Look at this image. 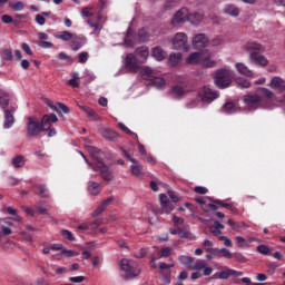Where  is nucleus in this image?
Masks as SVG:
<instances>
[{"label": "nucleus", "instance_id": "1", "mask_svg": "<svg viewBox=\"0 0 285 285\" xmlns=\"http://www.w3.org/2000/svg\"><path fill=\"white\" fill-rule=\"evenodd\" d=\"M85 148L89 153L90 157L95 159L96 164H92L91 168L95 173H100V177L105 181H112V170L104 164V160H101V157H104V151L101 149L92 146V141L89 139L85 140Z\"/></svg>", "mask_w": 285, "mask_h": 285}, {"label": "nucleus", "instance_id": "2", "mask_svg": "<svg viewBox=\"0 0 285 285\" xmlns=\"http://www.w3.org/2000/svg\"><path fill=\"white\" fill-rule=\"evenodd\" d=\"M59 118L57 115H45L41 120L37 117H28L27 118V132L29 137H39L40 132H46L50 130L52 124H57Z\"/></svg>", "mask_w": 285, "mask_h": 285}, {"label": "nucleus", "instance_id": "3", "mask_svg": "<svg viewBox=\"0 0 285 285\" xmlns=\"http://www.w3.org/2000/svg\"><path fill=\"white\" fill-rule=\"evenodd\" d=\"M212 57L213 51L209 50L194 52L186 59V63L188 66H197V63H200L204 68H215V66H217V61L212 60Z\"/></svg>", "mask_w": 285, "mask_h": 285}, {"label": "nucleus", "instance_id": "4", "mask_svg": "<svg viewBox=\"0 0 285 285\" xmlns=\"http://www.w3.org/2000/svg\"><path fill=\"white\" fill-rule=\"evenodd\" d=\"M177 204L179 202V198L173 190H168L166 194L159 195V204L161 213H165V215H170L175 210V205L170 204Z\"/></svg>", "mask_w": 285, "mask_h": 285}, {"label": "nucleus", "instance_id": "5", "mask_svg": "<svg viewBox=\"0 0 285 285\" xmlns=\"http://www.w3.org/2000/svg\"><path fill=\"white\" fill-rule=\"evenodd\" d=\"M214 83L217 88H229L233 83V71L230 69H218L214 72Z\"/></svg>", "mask_w": 285, "mask_h": 285}, {"label": "nucleus", "instance_id": "6", "mask_svg": "<svg viewBox=\"0 0 285 285\" xmlns=\"http://www.w3.org/2000/svg\"><path fill=\"white\" fill-rule=\"evenodd\" d=\"M120 269L125 273L127 279H132V277H139L141 274V268L139 264L132 259L124 258L120 261Z\"/></svg>", "mask_w": 285, "mask_h": 285}, {"label": "nucleus", "instance_id": "7", "mask_svg": "<svg viewBox=\"0 0 285 285\" xmlns=\"http://www.w3.org/2000/svg\"><path fill=\"white\" fill-rule=\"evenodd\" d=\"M244 108L248 112H253L258 108H262V96L257 94H247L244 96Z\"/></svg>", "mask_w": 285, "mask_h": 285}, {"label": "nucleus", "instance_id": "8", "mask_svg": "<svg viewBox=\"0 0 285 285\" xmlns=\"http://www.w3.org/2000/svg\"><path fill=\"white\" fill-rule=\"evenodd\" d=\"M199 97L205 104H213L215 99H219V92L210 86H204L199 92Z\"/></svg>", "mask_w": 285, "mask_h": 285}, {"label": "nucleus", "instance_id": "9", "mask_svg": "<svg viewBox=\"0 0 285 285\" xmlns=\"http://www.w3.org/2000/svg\"><path fill=\"white\" fill-rule=\"evenodd\" d=\"M173 50H188L186 43H188V36L184 32H178L173 38Z\"/></svg>", "mask_w": 285, "mask_h": 285}, {"label": "nucleus", "instance_id": "10", "mask_svg": "<svg viewBox=\"0 0 285 285\" xmlns=\"http://www.w3.org/2000/svg\"><path fill=\"white\" fill-rule=\"evenodd\" d=\"M121 150H122L126 159H128V161L134 164L130 166L131 175H134L135 177H141L144 175V165L139 164V161H137V159L129 156V154H128V151H126V149H121Z\"/></svg>", "mask_w": 285, "mask_h": 285}, {"label": "nucleus", "instance_id": "11", "mask_svg": "<svg viewBox=\"0 0 285 285\" xmlns=\"http://www.w3.org/2000/svg\"><path fill=\"white\" fill-rule=\"evenodd\" d=\"M124 65L129 72H137L139 70L141 62L132 53H128L124 59Z\"/></svg>", "mask_w": 285, "mask_h": 285}, {"label": "nucleus", "instance_id": "12", "mask_svg": "<svg viewBox=\"0 0 285 285\" xmlns=\"http://www.w3.org/2000/svg\"><path fill=\"white\" fill-rule=\"evenodd\" d=\"M186 21H188V9L187 8H183L180 10H178L175 16L171 19V26L174 28H177L179 26H181L183 23H186Z\"/></svg>", "mask_w": 285, "mask_h": 285}, {"label": "nucleus", "instance_id": "13", "mask_svg": "<svg viewBox=\"0 0 285 285\" xmlns=\"http://www.w3.org/2000/svg\"><path fill=\"white\" fill-rule=\"evenodd\" d=\"M248 61L255 66H261V68H266V66H268V59L257 51H252L249 53Z\"/></svg>", "mask_w": 285, "mask_h": 285}, {"label": "nucleus", "instance_id": "14", "mask_svg": "<svg viewBox=\"0 0 285 285\" xmlns=\"http://www.w3.org/2000/svg\"><path fill=\"white\" fill-rule=\"evenodd\" d=\"M191 46H194L196 49L206 48V46H208V37H206L205 33L194 36Z\"/></svg>", "mask_w": 285, "mask_h": 285}, {"label": "nucleus", "instance_id": "15", "mask_svg": "<svg viewBox=\"0 0 285 285\" xmlns=\"http://www.w3.org/2000/svg\"><path fill=\"white\" fill-rule=\"evenodd\" d=\"M169 95L170 97H173V99H181V97L188 95V89H186V87L183 86H175L169 91Z\"/></svg>", "mask_w": 285, "mask_h": 285}, {"label": "nucleus", "instance_id": "16", "mask_svg": "<svg viewBox=\"0 0 285 285\" xmlns=\"http://www.w3.org/2000/svg\"><path fill=\"white\" fill-rule=\"evenodd\" d=\"M235 69L238 72V75H243V77H249V78L255 77V73L253 72V70H250L248 66L244 65V62H237L235 65Z\"/></svg>", "mask_w": 285, "mask_h": 285}, {"label": "nucleus", "instance_id": "17", "mask_svg": "<svg viewBox=\"0 0 285 285\" xmlns=\"http://www.w3.org/2000/svg\"><path fill=\"white\" fill-rule=\"evenodd\" d=\"M269 88H275L276 90H279V92H284L285 90V81L281 77H274L272 78L269 82Z\"/></svg>", "mask_w": 285, "mask_h": 285}, {"label": "nucleus", "instance_id": "18", "mask_svg": "<svg viewBox=\"0 0 285 285\" xmlns=\"http://www.w3.org/2000/svg\"><path fill=\"white\" fill-rule=\"evenodd\" d=\"M135 55H137L139 57V62L140 63H146L149 55H150V50L148 49V47H140L138 49H136Z\"/></svg>", "mask_w": 285, "mask_h": 285}, {"label": "nucleus", "instance_id": "19", "mask_svg": "<svg viewBox=\"0 0 285 285\" xmlns=\"http://www.w3.org/2000/svg\"><path fill=\"white\" fill-rule=\"evenodd\" d=\"M14 110H4V128L8 130L14 126Z\"/></svg>", "mask_w": 285, "mask_h": 285}, {"label": "nucleus", "instance_id": "20", "mask_svg": "<svg viewBox=\"0 0 285 285\" xmlns=\"http://www.w3.org/2000/svg\"><path fill=\"white\" fill-rule=\"evenodd\" d=\"M100 135L101 137H104V139H107L108 141H115L117 137H119L117 135V131L106 128L100 130Z\"/></svg>", "mask_w": 285, "mask_h": 285}, {"label": "nucleus", "instance_id": "21", "mask_svg": "<svg viewBox=\"0 0 285 285\" xmlns=\"http://www.w3.org/2000/svg\"><path fill=\"white\" fill-rule=\"evenodd\" d=\"M204 19V13L202 12H194V13H187V21H190V23H194L197 26V23H202Z\"/></svg>", "mask_w": 285, "mask_h": 285}, {"label": "nucleus", "instance_id": "22", "mask_svg": "<svg viewBox=\"0 0 285 285\" xmlns=\"http://www.w3.org/2000/svg\"><path fill=\"white\" fill-rule=\"evenodd\" d=\"M140 77L146 81H151V79L155 77V71H153L150 67H147V66L142 67L140 69Z\"/></svg>", "mask_w": 285, "mask_h": 285}, {"label": "nucleus", "instance_id": "23", "mask_svg": "<svg viewBox=\"0 0 285 285\" xmlns=\"http://www.w3.org/2000/svg\"><path fill=\"white\" fill-rule=\"evenodd\" d=\"M225 14H228L229 17H239V8H237L235 4H226L224 7Z\"/></svg>", "mask_w": 285, "mask_h": 285}, {"label": "nucleus", "instance_id": "24", "mask_svg": "<svg viewBox=\"0 0 285 285\" xmlns=\"http://www.w3.org/2000/svg\"><path fill=\"white\" fill-rule=\"evenodd\" d=\"M11 165L13 168H23L26 166V157L23 155H18L11 159Z\"/></svg>", "mask_w": 285, "mask_h": 285}, {"label": "nucleus", "instance_id": "25", "mask_svg": "<svg viewBox=\"0 0 285 285\" xmlns=\"http://www.w3.org/2000/svg\"><path fill=\"white\" fill-rule=\"evenodd\" d=\"M33 190L37 195H40L41 197H50V191L48 190V187H46V185H35Z\"/></svg>", "mask_w": 285, "mask_h": 285}, {"label": "nucleus", "instance_id": "26", "mask_svg": "<svg viewBox=\"0 0 285 285\" xmlns=\"http://www.w3.org/2000/svg\"><path fill=\"white\" fill-rule=\"evenodd\" d=\"M223 109L227 115H235V112H239V107H237L235 102H226L223 106Z\"/></svg>", "mask_w": 285, "mask_h": 285}, {"label": "nucleus", "instance_id": "27", "mask_svg": "<svg viewBox=\"0 0 285 285\" xmlns=\"http://www.w3.org/2000/svg\"><path fill=\"white\" fill-rule=\"evenodd\" d=\"M151 55L156 61H164V59H166V53L161 47H155Z\"/></svg>", "mask_w": 285, "mask_h": 285}, {"label": "nucleus", "instance_id": "28", "mask_svg": "<svg viewBox=\"0 0 285 285\" xmlns=\"http://www.w3.org/2000/svg\"><path fill=\"white\" fill-rule=\"evenodd\" d=\"M73 33L70 31H59L55 33L56 39H61V41H71Z\"/></svg>", "mask_w": 285, "mask_h": 285}, {"label": "nucleus", "instance_id": "29", "mask_svg": "<svg viewBox=\"0 0 285 285\" xmlns=\"http://www.w3.org/2000/svg\"><path fill=\"white\" fill-rule=\"evenodd\" d=\"M264 47H262L261 43L257 42H247L244 45L243 50H245L246 52H250L253 50H257L261 51L263 50Z\"/></svg>", "mask_w": 285, "mask_h": 285}, {"label": "nucleus", "instance_id": "30", "mask_svg": "<svg viewBox=\"0 0 285 285\" xmlns=\"http://www.w3.org/2000/svg\"><path fill=\"white\" fill-rule=\"evenodd\" d=\"M10 104V96L6 90L0 89V108H6Z\"/></svg>", "mask_w": 285, "mask_h": 285}, {"label": "nucleus", "instance_id": "31", "mask_svg": "<svg viewBox=\"0 0 285 285\" xmlns=\"http://www.w3.org/2000/svg\"><path fill=\"white\" fill-rule=\"evenodd\" d=\"M179 61H181V55L179 52L169 55L168 57L169 66H178Z\"/></svg>", "mask_w": 285, "mask_h": 285}, {"label": "nucleus", "instance_id": "32", "mask_svg": "<svg viewBox=\"0 0 285 285\" xmlns=\"http://www.w3.org/2000/svg\"><path fill=\"white\" fill-rule=\"evenodd\" d=\"M88 188L91 195H99L101 193V185L99 183L89 181Z\"/></svg>", "mask_w": 285, "mask_h": 285}, {"label": "nucleus", "instance_id": "33", "mask_svg": "<svg viewBox=\"0 0 285 285\" xmlns=\"http://www.w3.org/2000/svg\"><path fill=\"white\" fill-rule=\"evenodd\" d=\"M178 262L183 264V266H187V268H190V264L195 262V258L191 256L180 255L178 256Z\"/></svg>", "mask_w": 285, "mask_h": 285}, {"label": "nucleus", "instance_id": "34", "mask_svg": "<svg viewBox=\"0 0 285 285\" xmlns=\"http://www.w3.org/2000/svg\"><path fill=\"white\" fill-rule=\"evenodd\" d=\"M80 109L83 110V112H86L88 117H90L95 121L99 119V115H97V111L94 109H90L88 106H80Z\"/></svg>", "mask_w": 285, "mask_h": 285}, {"label": "nucleus", "instance_id": "35", "mask_svg": "<svg viewBox=\"0 0 285 285\" xmlns=\"http://www.w3.org/2000/svg\"><path fill=\"white\" fill-rule=\"evenodd\" d=\"M81 46H82L81 45V39L73 35L72 38H71V42H70L71 50L77 51L81 48Z\"/></svg>", "mask_w": 285, "mask_h": 285}, {"label": "nucleus", "instance_id": "36", "mask_svg": "<svg viewBox=\"0 0 285 285\" xmlns=\"http://www.w3.org/2000/svg\"><path fill=\"white\" fill-rule=\"evenodd\" d=\"M150 82H151V86H154L155 88H164V86H166V80H164V78L161 77L154 76Z\"/></svg>", "mask_w": 285, "mask_h": 285}, {"label": "nucleus", "instance_id": "37", "mask_svg": "<svg viewBox=\"0 0 285 285\" xmlns=\"http://www.w3.org/2000/svg\"><path fill=\"white\" fill-rule=\"evenodd\" d=\"M125 43L128 48H132L135 46V40H132V29L127 30V37L125 38Z\"/></svg>", "mask_w": 285, "mask_h": 285}, {"label": "nucleus", "instance_id": "38", "mask_svg": "<svg viewBox=\"0 0 285 285\" xmlns=\"http://www.w3.org/2000/svg\"><path fill=\"white\" fill-rule=\"evenodd\" d=\"M178 235L179 237H181V239H189V240L196 239L194 234L190 233L189 230L178 229Z\"/></svg>", "mask_w": 285, "mask_h": 285}, {"label": "nucleus", "instance_id": "39", "mask_svg": "<svg viewBox=\"0 0 285 285\" xmlns=\"http://www.w3.org/2000/svg\"><path fill=\"white\" fill-rule=\"evenodd\" d=\"M206 268V261L198 259L196 263L191 266V271H204Z\"/></svg>", "mask_w": 285, "mask_h": 285}, {"label": "nucleus", "instance_id": "40", "mask_svg": "<svg viewBox=\"0 0 285 285\" xmlns=\"http://www.w3.org/2000/svg\"><path fill=\"white\" fill-rule=\"evenodd\" d=\"M173 255V249L170 247H164L159 252V256H157L158 259H161V257H170Z\"/></svg>", "mask_w": 285, "mask_h": 285}, {"label": "nucleus", "instance_id": "41", "mask_svg": "<svg viewBox=\"0 0 285 285\" xmlns=\"http://www.w3.org/2000/svg\"><path fill=\"white\" fill-rule=\"evenodd\" d=\"M118 127L120 128V130H122V132H126V135H131V137H134V139H138L137 134L132 132L128 127H126V125H124L122 122L118 124Z\"/></svg>", "mask_w": 285, "mask_h": 285}, {"label": "nucleus", "instance_id": "42", "mask_svg": "<svg viewBox=\"0 0 285 285\" xmlns=\"http://www.w3.org/2000/svg\"><path fill=\"white\" fill-rule=\"evenodd\" d=\"M236 83L239 88H250V81H248V79L245 78H238L236 80Z\"/></svg>", "mask_w": 285, "mask_h": 285}, {"label": "nucleus", "instance_id": "43", "mask_svg": "<svg viewBox=\"0 0 285 285\" xmlns=\"http://www.w3.org/2000/svg\"><path fill=\"white\" fill-rule=\"evenodd\" d=\"M24 7H26V6L23 4L22 1H18V2H16V3H13V4L11 6V9H12L14 12H21V10H23Z\"/></svg>", "mask_w": 285, "mask_h": 285}, {"label": "nucleus", "instance_id": "44", "mask_svg": "<svg viewBox=\"0 0 285 285\" xmlns=\"http://www.w3.org/2000/svg\"><path fill=\"white\" fill-rule=\"evenodd\" d=\"M148 31H146L145 28L140 29L138 32V38L140 41H147L148 40Z\"/></svg>", "mask_w": 285, "mask_h": 285}, {"label": "nucleus", "instance_id": "45", "mask_svg": "<svg viewBox=\"0 0 285 285\" xmlns=\"http://www.w3.org/2000/svg\"><path fill=\"white\" fill-rule=\"evenodd\" d=\"M90 10H92V9L88 8V7H86L81 10L80 14H81L82 19H88L89 17H92L94 13Z\"/></svg>", "mask_w": 285, "mask_h": 285}, {"label": "nucleus", "instance_id": "46", "mask_svg": "<svg viewBox=\"0 0 285 285\" xmlns=\"http://www.w3.org/2000/svg\"><path fill=\"white\" fill-rule=\"evenodd\" d=\"M116 244H118V246L120 248H125L126 250H130V245H128V243H126V240L124 238H120V239L116 240Z\"/></svg>", "mask_w": 285, "mask_h": 285}, {"label": "nucleus", "instance_id": "47", "mask_svg": "<svg viewBox=\"0 0 285 285\" xmlns=\"http://www.w3.org/2000/svg\"><path fill=\"white\" fill-rule=\"evenodd\" d=\"M85 281H86V277L83 276L69 277V282H71L72 284H81Z\"/></svg>", "mask_w": 285, "mask_h": 285}, {"label": "nucleus", "instance_id": "48", "mask_svg": "<svg viewBox=\"0 0 285 285\" xmlns=\"http://www.w3.org/2000/svg\"><path fill=\"white\" fill-rule=\"evenodd\" d=\"M62 235L63 237H66V239H68L69 242H75V236L72 235V232L68 230V229H63L62 230Z\"/></svg>", "mask_w": 285, "mask_h": 285}, {"label": "nucleus", "instance_id": "49", "mask_svg": "<svg viewBox=\"0 0 285 285\" xmlns=\"http://www.w3.org/2000/svg\"><path fill=\"white\" fill-rule=\"evenodd\" d=\"M219 242H224V246L230 247L233 246V240H230L226 236H218Z\"/></svg>", "mask_w": 285, "mask_h": 285}, {"label": "nucleus", "instance_id": "50", "mask_svg": "<svg viewBox=\"0 0 285 285\" xmlns=\"http://www.w3.org/2000/svg\"><path fill=\"white\" fill-rule=\"evenodd\" d=\"M38 46L39 48L50 49L52 48V42H48L46 40H39Z\"/></svg>", "mask_w": 285, "mask_h": 285}, {"label": "nucleus", "instance_id": "51", "mask_svg": "<svg viewBox=\"0 0 285 285\" xmlns=\"http://www.w3.org/2000/svg\"><path fill=\"white\" fill-rule=\"evenodd\" d=\"M148 250L146 248H140L136 254H134V257L137 259H142L145 255H147Z\"/></svg>", "mask_w": 285, "mask_h": 285}, {"label": "nucleus", "instance_id": "52", "mask_svg": "<svg viewBox=\"0 0 285 285\" xmlns=\"http://www.w3.org/2000/svg\"><path fill=\"white\" fill-rule=\"evenodd\" d=\"M214 204H219V206H223V208H228L229 210H233V205L228 203H224L220 199L214 200Z\"/></svg>", "mask_w": 285, "mask_h": 285}, {"label": "nucleus", "instance_id": "53", "mask_svg": "<svg viewBox=\"0 0 285 285\" xmlns=\"http://www.w3.org/2000/svg\"><path fill=\"white\" fill-rule=\"evenodd\" d=\"M104 210H106V208L102 205L98 206V208L92 212L91 217H99Z\"/></svg>", "mask_w": 285, "mask_h": 285}, {"label": "nucleus", "instance_id": "54", "mask_svg": "<svg viewBox=\"0 0 285 285\" xmlns=\"http://www.w3.org/2000/svg\"><path fill=\"white\" fill-rule=\"evenodd\" d=\"M99 226H101V222L99 219L94 220L89 223V230H97Z\"/></svg>", "mask_w": 285, "mask_h": 285}, {"label": "nucleus", "instance_id": "55", "mask_svg": "<svg viewBox=\"0 0 285 285\" xmlns=\"http://www.w3.org/2000/svg\"><path fill=\"white\" fill-rule=\"evenodd\" d=\"M79 63H86L88 61V52H80L78 56Z\"/></svg>", "mask_w": 285, "mask_h": 285}, {"label": "nucleus", "instance_id": "56", "mask_svg": "<svg viewBox=\"0 0 285 285\" xmlns=\"http://www.w3.org/2000/svg\"><path fill=\"white\" fill-rule=\"evenodd\" d=\"M36 23H38V26H46V18L42 14H37Z\"/></svg>", "mask_w": 285, "mask_h": 285}, {"label": "nucleus", "instance_id": "57", "mask_svg": "<svg viewBox=\"0 0 285 285\" xmlns=\"http://www.w3.org/2000/svg\"><path fill=\"white\" fill-rule=\"evenodd\" d=\"M207 253H210L212 255H216V257H219L222 255V249L219 248H206Z\"/></svg>", "mask_w": 285, "mask_h": 285}, {"label": "nucleus", "instance_id": "58", "mask_svg": "<svg viewBox=\"0 0 285 285\" xmlns=\"http://www.w3.org/2000/svg\"><path fill=\"white\" fill-rule=\"evenodd\" d=\"M257 250L262 255H268V246H266V245H258Z\"/></svg>", "mask_w": 285, "mask_h": 285}, {"label": "nucleus", "instance_id": "59", "mask_svg": "<svg viewBox=\"0 0 285 285\" xmlns=\"http://www.w3.org/2000/svg\"><path fill=\"white\" fill-rule=\"evenodd\" d=\"M220 253H222L223 257H226V259H233V254L230 253V250H228L226 248H222Z\"/></svg>", "mask_w": 285, "mask_h": 285}, {"label": "nucleus", "instance_id": "60", "mask_svg": "<svg viewBox=\"0 0 285 285\" xmlns=\"http://www.w3.org/2000/svg\"><path fill=\"white\" fill-rule=\"evenodd\" d=\"M263 95L267 98V99H273V91H271V89L267 88H261Z\"/></svg>", "mask_w": 285, "mask_h": 285}, {"label": "nucleus", "instance_id": "61", "mask_svg": "<svg viewBox=\"0 0 285 285\" xmlns=\"http://www.w3.org/2000/svg\"><path fill=\"white\" fill-rule=\"evenodd\" d=\"M57 106L60 110L65 112V115H68L70 112V108H68V106H66L65 104L58 102Z\"/></svg>", "mask_w": 285, "mask_h": 285}, {"label": "nucleus", "instance_id": "62", "mask_svg": "<svg viewBox=\"0 0 285 285\" xmlns=\"http://www.w3.org/2000/svg\"><path fill=\"white\" fill-rule=\"evenodd\" d=\"M195 193H198V195H206V193H208V189L206 187H200V186H197L195 187Z\"/></svg>", "mask_w": 285, "mask_h": 285}, {"label": "nucleus", "instance_id": "63", "mask_svg": "<svg viewBox=\"0 0 285 285\" xmlns=\"http://www.w3.org/2000/svg\"><path fill=\"white\" fill-rule=\"evenodd\" d=\"M209 230L215 235V237H219V235H222V229H217L215 226H209Z\"/></svg>", "mask_w": 285, "mask_h": 285}, {"label": "nucleus", "instance_id": "64", "mask_svg": "<svg viewBox=\"0 0 285 285\" xmlns=\"http://www.w3.org/2000/svg\"><path fill=\"white\" fill-rule=\"evenodd\" d=\"M1 21H2V23H12V17H10L8 14H3L1 17Z\"/></svg>", "mask_w": 285, "mask_h": 285}]
</instances>
